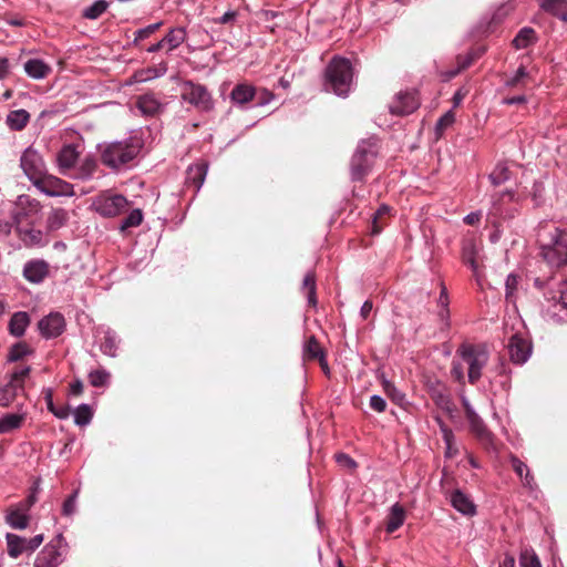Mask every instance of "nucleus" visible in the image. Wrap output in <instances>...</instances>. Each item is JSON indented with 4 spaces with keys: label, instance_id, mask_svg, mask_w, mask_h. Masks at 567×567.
I'll list each match as a JSON object with an SVG mask.
<instances>
[{
    "label": "nucleus",
    "instance_id": "1",
    "mask_svg": "<svg viewBox=\"0 0 567 567\" xmlns=\"http://www.w3.org/2000/svg\"><path fill=\"white\" fill-rule=\"evenodd\" d=\"M101 162L116 173L126 172L137 164L144 147L142 134L134 131L128 137L100 145Z\"/></svg>",
    "mask_w": 567,
    "mask_h": 567
},
{
    "label": "nucleus",
    "instance_id": "2",
    "mask_svg": "<svg viewBox=\"0 0 567 567\" xmlns=\"http://www.w3.org/2000/svg\"><path fill=\"white\" fill-rule=\"evenodd\" d=\"M539 255L550 268L567 266V227L546 223L537 233Z\"/></svg>",
    "mask_w": 567,
    "mask_h": 567
},
{
    "label": "nucleus",
    "instance_id": "3",
    "mask_svg": "<svg viewBox=\"0 0 567 567\" xmlns=\"http://www.w3.org/2000/svg\"><path fill=\"white\" fill-rule=\"evenodd\" d=\"M353 68L347 58L336 55L326 66L324 89L339 97H347L352 91Z\"/></svg>",
    "mask_w": 567,
    "mask_h": 567
},
{
    "label": "nucleus",
    "instance_id": "4",
    "mask_svg": "<svg viewBox=\"0 0 567 567\" xmlns=\"http://www.w3.org/2000/svg\"><path fill=\"white\" fill-rule=\"evenodd\" d=\"M456 355L467 364V381L475 385L483 375L489 360V351L485 343L463 342L456 349Z\"/></svg>",
    "mask_w": 567,
    "mask_h": 567
},
{
    "label": "nucleus",
    "instance_id": "5",
    "mask_svg": "<svg viewBox=\"0 0 567 567\" xmlns=\"http://www.w3.org/2000/svg\"><path fill=\"white\" fill-rule=\"evenodd\" d=\"M377 154L375 138H367L359 142L350 165V174L353 182H362L364 179L373 166Z\"/></svg>",
    "mask_w": 567,
    "mask_h": 567
},
{
    "label": "nucleus",
    "instance_id": "6",
    "mask_svg": "<svg viewBox=\"0 0 567 567\" xmlns=\"http://www.w3.org/2000/svg\"><path fill=\"white\" fill-rule=\"evenodd\" d=\"M29 365L21 369H14L0 381V406L9 408L19 398L24 394V382L30 374Z\"/></svg>",
    "mask_w": 567,
    "mask_h": 567
},
{
    "label": "nucleus",
    "instance_id": "7",
    "mask_svg": "<svg viewBox=\"0 0 567 567\" xmlns=\"http://www.w3.org/2000/svg\"><path fill=\"white\" fill-rule=\"evenodd\" d=\"M181 99L202 113H209L215 106L208 89L192 80H186L181 84Z\"/></svg>",
    "mask_w": 567,
    "mask_h": 567
},
{
    "label": "nucleus",
    "instance_id": "8",
    "mask_svg": "<svg viewBox=\"0 0 567 567\" xmlns=\"http://www.w3.org/2000/svg\"><path fill=\"white\" fill-rule=\"evenodd\" d=\"M68 549L65 538L58 534L38 553L34 567H59L64 561Z\"/></svg>",
    "mask_w": 567,
    "mask_h": 567
},
{
    "label": "nucleus",
    "instance_id": "9",
    "mask_svg": "<svg viewBox=\"0 0 567 567\" xmlns=\"http://www.w3.org/2000/svg\"><path fill=\"white\" fill-rule=\"evenodd\" d=\"M542 313L547 322L567 323V277L559 282L557 290L553 292L549 305L543 309Z\"/></svg>",
    "mask_w": 567,
    "mask_h": 567
},
{
    "label": "nucleus",
    "instance_id": "10",
    "mask_svg": "<svg viewBox=\"0 0 567 567\" xmlns=\"http://www.w3.org/2000/svg\"><path fill=\"white\" fill-rule=\"evenodd\" d=\"M32 185L48 197H72L74 195L73 186L48 172L33 181Z\"/></svg>",
    "mask_w": 567,
    "mask_h": 567
},
{
    "label": "nucleus",
    "instance_id": "11",
    "mask_svg": "<svg viewBox=\"0 0 567 567\" xmlns=\"http://www.w3.org/2000/svg\"><path fill=\"white\" fill-rule=\"evenodd\" d=\"M93 205L95 212L106 218L115 217L130 210V202L121 194L102 195Z\"/></svg>",
    "mask_w": 567,
    "mask_h": 567
},
{
    "label": "nucleus",
    "instance_id": "12",
    "mask_svg": "<svg viewBox=\"0 0 567 567\" xmlns=\"http://www.w3.org/2000/svg\"><path fill=\"white\" fill-rule=\"evenodd\" d=\"M20 167L31 183L47 173V165L42 155L32 146L22 152Z\"/></svg>",
    "mask_w": 567,
    "mask_h": 567
},
{
    "label": "nucleus",
    "instance_id": "13",
    "mask_svg": "<svg viewBox=\"0 0 567 567\" xmlns=\"http://www.w3.org/2000/svg\"><path fill=\"white\" fill-rule=\"evenodd\" d=\"M66 328V321L61 312L52 311L41 318L38 322V330L45 340L60 337Z\"/></svg>",
    "mask_w": 567,
    "mask_h": 567
},
{
    "label": "nucleus",
    "instance_id": "14",
    "mask_svg": "<svg viewBox=\"0 0 567 567\" xmlns=\"http://www.w3.org/2000/svg\"><path fill=\"white\" fill-rule=\"evenodd\" d=\"M509 359L514 364L523 365L528 361L533 352L532 341L519 333L509 337L507 343Z\"/></svg>",
    "mask_w": 567,
    "mask_h": 567
},
{
    "label": "nucleus",
    "instance_id": "15",
    "mask_svg": "<svg viewBox=\"0 0 567 567\" xmlns=\"http://www.w3.org/2000/svg\"><path fill=\"white\" fill-rule=\"evenodd\" d=\"M23 278L33 284H42L50 275V265L44 259H31L23 265Z\"/></svg>",
    "mask_w": 567,
    "mask_h": 567
},
{
    "label": "nucleus",
    "instance_id": "16",
    "mask_svg": "<svg viewBox=\"0 0 567 567\" xmlns=\"http://www.w3.org/2000/svg\"><path fill=\"white\" fill-rule=\"evenodd\" d=\"M103 336L100 342V350L103 354L115 358L117 357L120 339L117 333L107 326H97L94 330V338Z\"/></svg>",
    "mask_w": 567,
    "mask_h": 567
},
{
    "label": "nucleus",
    "instance_id": "17",
    "mask_svg": "<svg viewBox=\"0 0 567 567\" xmlns=\"http://www.w3.org/2000/svg\"><path fill=\"white\" fill-rule=\"evenodd\" d=\"M451 506L463 516L473 517L477 513V507L470 495L462 489L455 488L447 496Z\"/></svg>",
    "mask_w": 567,
    "mask_h": 567
},
{
    "label": "nucleus",
    "instance_id": "18",
    "mask_svg": "<svg viewBox=\"0 0 567 567\" xmlns=\"http://www.w3.org/2000/svg\"><path fill=\"white\" fill-rule=\"evenodd\" d=\"M420 105L413 93H399L395 101L390 105V112L394 115H409Z\"/></svg>",
    "mask_w": 567,
    "mask_h": 567
},
{
    "label": "nucleus",
    "instance_id": "19",
    "mask_svg": "<svg viewBox=\"0 0 567 567\" xmlns=\"http://www.w3.org/2000/svg\"><path fill=\"white\" fill-rule=\"evenodd\" d=\"M135 107L144 117H154L161 113L163 104L158 101L154 93H145L137 97Z\"/></svg>",
    "mask_w": 567,
    "mask_h": 567
},
{
    "label": "nucleus",
    "instance_id": "20",
    "mask_svg": "<svg viewBox=\"0 0 567 567\" xmlns=\"http://www.w3.org/2000/svg\"><path fill=\"white\" fill-rule=\"evenodd\" d=\"M208 172V164L206 162L190 165L186 171V185L194 187L197 194L205 183L206 175Z\"/></svg>",
    "mask_w": 567,
    "mask_h": 567
},
{
    "label": "nucleus",
    "instance_id": "21",
    "mask_svg": "<svg viewBox=\"0 0 567 567\" xmlns=\"http://www.w3.org/2000/svg\"><path fill=\"white\" fill-rule=\"evenodd\" d=\"M466 419L470 424L471 432L477 437V440L487 446L492 445L494 434L487 429L483 419L477 413Z\"/></svg>",
    "mask_w": 567,
    "mask_h": 567
},
{
    "label": "nucleus",
    "instance_id": "22",
    "mask_svg": "<svg viewBox=\"0 0 567 567\" xmlns=\"http://www.w3.org/2000/svg\"><path fill=\"white\" fill-rule=\"evenodd\" d=\"M256 87L249 83H238L230 92L229 99L233 104L244 106L251 102L256 96Z\"/></svg>",
    "mask_w": 567,
    "mask_h": 567
},
{
    "label": "nucleus",
    "instance_id": "23",
    "mask_svg": "<svg viewBox=\"0 0 567 567\" xmlns=\"http://www.w3.org/2000/svg\"><path fill=\"white\" fill-rule=\"evenodd\" d=\"M69 221V213L64 208H53L47 216L45 230L53 233L63 228Z\"/></svg>",
    "mask_w": 567,
    "mask_h": 567
},
{
    "label": "nucleus",
    "instance_id": "24",
    "mask_svg": "<svg viewBox=\"0 0 567 567\" xmlns=\"http://www.w3.org/2000/svg\"><path fill=\"white\" fill-rule=\"evenodd\" d=\"M539 7L557 19L567 21V0H539Z\"/></svg>",
    "mask_w": 567,
    "mask_h": 567
},
{
    "label": "nucleus",
    "instance_id": "25",
    "mask_svg": "<svg viewBox=\"0 0 567 567\" xmlns=\"http://www.w3.org/2000/svg\"><path fill=\"white\" fill-rule=\"evenodd\" d=\"M30 323V317L25 311H17L9 321V332L16 338H20L25 333Z\"/></svg>",
    "mask_w": 567,
    "mask_h": 567
},
{
    "label": "nucleus",
    "instance_id": "26",
    "mask_svg": "<svg viewBox=\"0 0 567 567\" xmlns=\"http://www.w3.org/2000/svg\"><path fill=\"white\" fill-rule=\"evenodd\" d=\"M23 68L28 76L34 80L44 79L51 72V68L41 59H29Z\"/></svg>",
    "mask_w": 567,
    "mask_h": 567
},
{
    "label": "nucleus",
    "instance_id": "27",
    "mask_svg": "<svg viewBox=\"0 0 567 567\" xmlns=\"http://www.w3.org/2000/svg\"><path fill=\"white\" fill-rule=\"evenodd\" d=\"M405 520V511L403 506L399 503H395L391 506L390 513L388 515V520L385 524V530L388 534H392L398 530Z\"/></svg>",
    "mask_w": 567,
    "mask_h": 567
},
{
    "label": "nucleus",
    "instance_id": "28",
    "mask_svg": "<svg viewBox=\"0 0 567 567\" xmlns=\"http://www.w3.org/2000/svg\"><path fill=\"white\" fill-rule=\"evenodd\" d=\"M21 238L28 246L44 247L49 244L48 233L35 228L21 230Z\"/></svg>",
    "mask_w": 567,
    "mask_h": 567
},
{
    "label": "nucleus",
    "instance_id": "29",
    "mask_svg": "<svg viewBox=\"0 0 567 567\" xmlns=\"http://www.w3.org/2000/svg\"><path fill=\"white\" fill-rule=\"evenodd\" d=\"M30 121V114L24 109L14 110L8 113L6 123L12 131L23 130Z\"/></svg>",
    "mask_w": 567,
    "mask_h": 567
},
{
    "label": "nucleus",
    "instance_id": "30",
    "mask_svg": "<svg viewBox=\"0 0 567 567\" xmlns=\"http://www.w3.org/2000/svg\"><path fill=\"white\" fill-rule=\"evenodd\" d=\"M8 555L11 558H18L23 553H28L27 538L17 534L8 533L6 536Z\"/></svg>",
    "mask_w": 567,
    "mask_h": 567
},
{
    "label": "nucleus",
    "instance_id": "31",
    "mask_svg": "<svg viewBox=\"0 0 567 567\" xmlns=\"http://www.w3.org/2000/svg\"><path fill=\"white\" fill-rule=\"evenodd\" d=\"M537 41L536 32L530 27L522 28L512 41L516 50L527 49Z\"/></svg>",
    "mask_w": 567,
    "mask_h": 567
},
{
    "label": "nucleus",
    "instance_id": "32",
    "mask_svg": "<svg viewBox=\"0 0 567 567\" xmlns=\"http://www.w3.org/2000/svg\"><path fill=\"white\" fill-rule=\"evenodd\" d=\"M25 419L24 413H7L0 417V434L20 429Z\"/></svg>",
    "mask_w": 567,
    "mask_h": 567
},
{
    "label": "nucleus",
    "instance_id": "33",
    "mask_svg": "<svg viewBox=\"0 0 567 567\" xmlns=\"http://www.w3.org/2000/svg\"><path fill=\"white\" fill-rule=\"evenodd\" d=\"M431 396L437 408L452 415L456 411V406L451 395L445 390H433Z\"/></svg>",
    "mask_w": 567,
    "mask_h": 567
},
{
    "label": "nucleus",
    "instance_id": "34",
    "mask_svg": "<svg viewBox=\"0 0 567 567\" xmlns=\"http://www.w3.org/2000/svg\"><path fill=\"white\" fill-rule=\"evenodd\" d=\"M78 157L79 153L76 152L75 146L68 144L60 150L56 159L61 168H71L74 166Z\"/></svg>",
    "mask_w": 567,
    "mask_h": 567
},
{
    "label": "nucleus",
    "instance_id": "35",
    "mask_svg": "<svg viewBox=\"0 0 567 567\" xmlns=\"http://www.w3.org/2000/svg\"><path fill=\"white\" fill-rule=\"evenodd\" d=\"M478 254V248L473 241H467L463 245L462 248V259L463 262L471 268L473 274L477 276L478 265L476 261V257Z\"/></svg>",
    "mask_w": 567,
    "mask_h": 567
},
{
    "label": "nucleus",
    "instance_id": "36",
    "mask_svg": "<svg viewBox=\"0 0 567 567\" xmlns=\"http://www.w3.org/2000/svg\"><path fill=\"white\" fill-rule=\"evenodd\" d=\"M511 171L505 163H497L489 173L488 179L493 186L497 187L511 179Z\"/></svg>",
    "mask_w": 567,
    "mask_h": 567
},
{
    "label": "nucleus",
    "instance_id": "37",
    "mask_svg": "<svg viewBox=\"0 0 567 567\" xmlns=\"http://www.w3.org/2000/svg\"><path fill=\"white\" fill-rule=\"evenodd\" d=\"M305 355L308 359L315 360L318 359L321 362L326 363V355L319 342L315 336L309 337L303 346Z\"/></svg>",
    "mask_w": 567,
    "mask_h": 567
},
{
    "label": "nucleus",
    "instance_id": "38",
    "mask_svg": "<svg viewBox=\"0 0 567 567\" xmlns=\"http://www.w3.org/2000/svg\"><path fill=\"white\" fill-rule=\"evenodd\" d=\"M94 412L87 403H81L73 412L74 424L78 426H86L91 423Z\"/></svg>",
    "mask_w": 567,
    "mask_h": 567
},
{
    "label": "nucleus",
    "instance_id": "39",
    "mask_svg": "<svg viewBox=\"0 0 567 567\" xmlns=\"http://www.w3.org/2000/svg\"><path fill=\"white\" fill-rule=\"evenodd\" d=\"M6 520L14 529H24L29 525V516L19 508L9 511Z\"/></svg>",
    "mask_w": 567,
    "mask_h": 567
},
{
    "label": "nucleus",
    "instance_id": "40",
    "mask_svg": "<svg viewBox=\"0 0 567 567\" xmlns=\"http://www.w3.org/2000/svg\"><path fill=\"white\" fill-rule=\"evenodd\" d=\"M186 39V29L183 27L173 28L164 37L165 43L168 45V51L177 49Z\"/></svg>",
    "mask_w": 567,
    "mask_h": 567
},
{
    "label": "nucleus",
    "instance_id": "41",
    "mask_svg": "<svg viewBox=\"0 0 567 567\" xmlns=\"http://www.w3.org/2000/svg\"><path fill=\"white\" fill-rule=\"evenodd\" d=\"M494 371L497 375L502 378L501 386L505 392H508L511 388V369L508 363L503 357L498 358V362L494 367Z\"/></svg>",
    "mask_w": 567,
    "mask_h": 567
},
{
    "label": "nucleus",
    "instance_id": "42",
    "mask_svg": "<svg viewBox=\"0 0 567 567\" xmlns=\"http://www.w3.org/2000/svg\"><path fill=\"white\" fill-rule=\"evenodd\" d=\"M143 220V212L140 208L130 210L128 215L124 217L118 224L120 231H126L130 228L137 227Z\"/></svg>",
    "mask_w": 567,
    "mask_h": 567
},
{
    "label": "nucleus",
    "instance_id": "43",
    "mask_svg": "<svg viewBox=\"0 0 567 567\" xmlns=\"http://www.w3.org/2000/svg\"><path fill=\"white\" fill-rule=\"evenodd\" d=\"M95 159L87 157L83 161L81 166L75 171L73 177L81 181L91 179L96 171Z\"/></svg>",
    "mask_w": 567,
    "mask_h": 567
},
{
    "label": "nucleus",
    "instance_id": "44",
    "mask_svg": "<svg viewBox=\"0 0 567 567\" xmlns=\"http://www.w3.org/2000/svg\"><path fill=\"white\" fill-rule=\"evenodd\" d=\"M110 3L106 0H96L83 10V17L89 20L100 18L109 8Z\"/></svg>",
    "mask_w": 567,
    "mask_h": 567
},
{
    "label": "nucleus",
    "instance_id": "45",
    "mask_svg": "<svg viewBox=\"0 0 567 567\" xmlns=\"http://www.w3.org/2000/svg\"><path fill=\"white\" fill-rule=\"evenodd\" d=\"M31 353L30 348L24 342H17L12 344L7 354L8 362H18Z\"/></svg>",
    "mask_w": 567,
    "mask_h": 567
},
{
    "label": "nucleus",
    "instance_id": "46",
    "mask_svg": "<svg viewBox=\"0 0 567 567\" xmlns=\"http://www.w3.org/2000/svg\"><path fill=\"white\" fill-rule=\"evenodd\" d=\"M110 378L111 374L105 369L93 370L89 373V382L94 388L109 385Z\"/></svg>",
    "mask_w": 567,
    "mask_h": 567
},
{
    "label": "nucleus",
    "instance_id": "47",
    "mask_svg": "<svg viewBox=\"0 0 567 567\" xmlns=\"http://www.w3.org/2000/svg\"><path fill=\"white\" fill-rule=\"evenodd\" d=\"M518 287V276L514 272L509 274L505 280V299L507 302L514 303L516 300V290Z\"/></svg>",
    "mask_w": 567,
    "mask_h": 567
},
{
    "label": "nucleus",
    "instance_id": "48",
    "mask_svg": "<svg viewBox=\"0 0 567 567\" xmlns=\"http://www.w3.org/2000/svg\"><path fill=\"white\" fill-rule=\"evenodd\" d=\"M79 488L74 489L63 502L62 504V515L63 516H72L76 512L78 507V496H79Z\"/></svg>",
    "mask_w": 567,
    "mask_h": 567
},
{
    "label": "nucleus",
    "instance_id": "49",
    "mask_svg": "<svg viewBox=\"0 0 567 567\" xmlns=\"http://www.w3.org/2000/svg\"><path fill=\"white\" fill-rule=\"evenodd\" d=\"M383 388L390 399L396 403L398 405H403L405 403V394L399 390L392 382L384 381Z\"/></svg>",
    "mask_w": 567,
    "mask_h": 567
},
{
    "label": "nucleus",
    "instance_id": "50",
    "mask_svg": "<svg viewBox=\"0 0 567 567\" xmlns=\"http://www.w3.org/2000/svg\"><path fill=\"white\" fill-rule=\"evenodd\" d=\"M162 24H163V22L159 21V22L152 23V24H148L144 28L136 30L135 38L133 40V44H136L138 41H142V40L151 37V34H153L156 30H158Z\"/></svg>",
    "mask_w": 567,
    "mask_h": 567
},
{
    "label": "nucleus",
    "instance_id": "51",
    "mask_svg": "<svg viewBox=\"0 0 567 567\" xmlns=\"http://www.w3.org/2000/svg\"><path fill=\"white\" fill-rule=\"evenodd\" d=\"M455 121V115L452 111H447L444 115H442L436 124H435V131H436V134H442V132L447 128L449 126H451Z\"/></svg>",
    "mask_w": 567,
    "mask_h": 567
},
{
    "label": "nucleus",
    "instance_id": "52",
    "mask_svg": "<svg viewBox=\"0 0 567 567\" xmlns=\"http://www.w3.org/2000/svg\"><path fill=\"white\" fill-rule=\"evenodd\" d=\"M505 198H508L509 202H514L516 199V192L514 189H506L504 192L495 193L492 195L493 207L496 212H498L499 203Z\"/></svg>",
    "mask_w": 567,
    "mask_h": 567
},
{
    "label": "nucleus",
    "instance_id": "53",
    "mask_svg": "<svg viewBox=\"0 0 567 567\" xmlns=\"http://www.w3.org/2000/svg\"><path fill=\"white\" fill-rule=\"evenodd\" d=\"M528 76V72L524 65H520L515 73L505 81L507 87L516 86L523 79Z\"/></svg>",
    "mask_w": 567,
    "mask_h": 567
},
{
    "label": "nucleus",
    "instance_id": "54",
    "mask_svg": "<svg viewBox=\"0 0 567 567\" xmlns=\"http://www.w3.org/2000/svg\"><path fill=\"white\" fill-rule=\"evenodd\" d=\"M544 184L539 181H535L532 186V199L536 206L543 203Z\"/></svg>",
    "mask_w": 567,
    "mask_h": 567
},
{
    "label": "nucleus",
    "instance_id": "55",
    "mask_svg": "<svg viewBox=\"0 0 567 567\" xmlns=\"http://www.w3.org/2000/svg\"><path fill=\"white\" fill-rule=\"evenodd\" d=\"M511 464L516 475L519 476L520 478H523V476L527 474V471H529V467L526 465V463H524L515 455L511 456Z\"/></svg>",
    "mask_w": 567,
    "mask_h": 567
},
{
    "label": "nucleus",
    "instance_id": "56",
    "mask_svg": "<svg viewBox=\"0 0 567 567\" xmlns=\"http://www.w3.org/2000/svg\"><path fill=\"white\" fill-rule=\"evenodd\" d=\"M390 207L388 205H381L378 210L373 214L372 218V234L377 235L381 231V227L378 226V219L383 215L389 214Z\"/></svg>",
    "mask_w": 567,
    "mask_h": 567
},
{
    "label": "nucleus",
    "instance_id": "57",
    "mask_svg": "<svg viewBox=\"0 0 567 567\" xmlns=\"http://www.w3.org/2000/svg\"><path fill=\"white\" fill-rule=\"evenodd\" d=\"M472 58L466 53L465 55L457 56V69L450 72L451 76L457 75L461 71L466 70L473 64Z\"/></svg>",
    "mask_w": 567,
    "mask_h": 567
},
{
    "label": "nucleus",
    "instance_id": "58",
    "mask_svg": "<svg viewBox=\"0 0 567 567\" xmlns=\"http://www.w3.org/2000/svg\"><path fill=\"white\" fill-rule=\"evenodd\" d=\"M334 457L339 465L347 468L354 470L358 466L357 462L346 453H337Z\"/></svg>",
    "mask_w": 567,
    "mask_h": 567
},
{
    "label": "nucleus",
    "instance_id": "59",
    "mask_svg": "<svg viewBox=\"0 0 567 567\" xmlns=\"http://www.w3.org/2000/svg\"><path fill=\"white\" fill-rule=\"evenodd\" d=\"M520 565L522 567H542V563L535 553L530 556H528L527 553H524L520 556Z\"/></svg>",
    "mask_w": 567,
    "mask_h": 567
},
{
    "label": "nucleus",
    "instance_id": "60",
    "mask_svg": "<svg viewBox=\"0 0 567 567\" xmlns=\"http://www.w3.org/2000/svg\"><path fill=\"white\" fill-rule=\"evenodd\" d=\"M370 408L375 412H384L386 409V401L379 394L370 396Z\"/></svg>",
    "mask_w": 567,
    "mask_h": 567
},
{
    "label": "nucleus",
    "instance_id": "61",
    "mask_svg": "<svg viewBox=\"0 0 567 567\" xmlns=\"http://www.w3.org/2000/svg\"><path fill=\"white\" fill-rule=\"evenodd\" d=\"M451 374L454 380L461 384L465 383V373L460 362L453 361L451 368Z\"/></svg>",
    "mask_w": 567,
    "mask_h": 567
},
{
    "label": "nucleus",
    "instance_id": "62",
    "mask_svg": "<svg viewBox=\"0 0 567 567\" xmlns=\"http://www.w3.org/2000/svg\"><path fill=\"white\" fill-rule=\"evenodd\" d=\"M238 13L234 10L226 11L221 17L214 20L215 23L228 24L235 22Z\"/></svg>",
    "mask_w": 567,
    "mask_h": 567
},
{
    "label": "nucleus",
    "instance_id": "63",
    "mask_svg": "<svg viewBox=\"0 0 567 567\" xmlns=\"http://www.w3.org/2000/svg\"><path fill=\"white\" fill-rule=\"evenodd\" d=\"M522 480L524 487L528 488L530 493L537 492L538 486L530 471H527V474H525Z\"/></svg>",
    "mask_w": 567,
    "mask_h": 567
},
{
    "label": "nucleus",
    "instance_id": "64",
    "mask_svg": "<svg viewBox=\"0 0 567 567\" xmlns=\"http://www.w3.org/2000/svg\"><path fill=\"white\" fill-rule=\"evenodd\" d=\"M19 205L20 206H29L31 210H34L37 212L39 208H40V204L38 200L35 199H32L30 196L28 195H21L19 196Z\"/></svg>",
    "mask_w": 567,
    "mask_h": 567
}]
</instances>
